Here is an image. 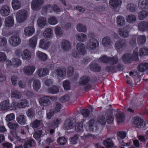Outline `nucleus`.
I'll use <instances>...</instances> for the list:
<instances>
[{
    "instance_id": "412c9836",
    "label": "nucleus",
    "mask_w": 148,
    "mask_h": 148,
    "mask_svg": "<svg viewBox=\"0 0 148 148\" xmlns=\"http://www.w3.org/2000/svg\"><path fill=\"white\" fill-rule=\"evenodd\" d=\"M138 8L142 10L148 9V0H139L138 3Z\"/></svg>"
},
{
    "instance_id": "f03ea898",
    "label": "nucleus",
    "mask_w": 148,
    "mask_h": 148,
    "mask_svg": "<svg viewBox=\"0 0 148 148\" xmlns=\"http://www.w3.org/2000/svg\"><path fill=\"white\" fill-rule=\"evenodd\" d=\"M9 127L12 130L11 132L12 135L14 137L17 136V134L19 132L20 126L17 123L9 122L8 124Z\"/></svg>"
},
{
    "instance_id": "79ce46f5",
    "label": "nucleus",
    "mask_w": 148,
    "mask_h": 148,
    "mask_svg": "<svg viewBox=\"0 0 148 148\" xmlns=\"http://www.w3.org/2000/svg\"><path fill=\"white\" fill-rule=\"evenodd\" d=\"M40 81L37 79L34 81L33 83V87L34 90L37 92L40 88Z\"/></svg>"
},
{
    "instance_id": "a18cd8bd",
    "label": "nucleus",
    "mask_w": 148,
    "mask_h": 148,
    "mask_svg": "<svg viewBox=\"0 0 148 148\" xmlns=\"http://www.w3.org/2000/svg\"><path fill=\"white\" fill-rule=\"evenodd\" d=\"M11 96L16 99H20L21 97L22 94L18 91L14 90L12 91Z\"/></svg>"
},
{
    "instance_id": "774afa93",
    "label": "nucleus",
    "mask_w": 148,
    "mask_h": 148,
    "mask_svg": "<svg viewBox=\"0 0 148 148\" xmlns=\"http://www.w3.org/2000/svg\"><path fill=\"white\" fill-rule=\"evenodd\" d=\"M78 139L77 135H75L73 137L70 138V141L71 144H75L77 143Z\"/></svg>"
},
{
    "instance_id": "423d86ee",
    "label": "nucleus",
    "mask_w": 148,
    "mask_h": 148,
    "mask_svg": "<svg viewBox=\"0 0 148 148\" xmlns=\"http://www.w3.org/2000/svg\"><path fill=\"white\" fill-rule=\"evenodd\" d=\"M35 69V66L34 65L25 66L23 69V72L26 75H31L33 73Z\"/></svg>"
},
{
    "instance_id": "7ed1b4c3",
    "label": "nucleus",
    "mask_w": 148,
    "mask_h": 148,
    "mask_svg": "<svg viewBox=\"0 0 148 148\" xmlns=\"http://www.w3.org/2000/svg\"><path fill=\"white\" fill-rule=\"evenodd\" d=\"M44 0H33L31 4L32 9L35 11L40 9L44 3Z\"/></svg>"
},
{
    "instance_id": "4468645a",
    "label": "nucleus",
    "mask_w": 148,
    "mask_h": 148,
    "mask_svg": "<svg viewBox=\"0 0 148 148\" xmlns=\"http://www.w3.org/2000/svg\"><path fill=\"white\" fill-rule=\"evenodd\" d=\"M134 123L136 127L141 128L143 126L144 124L143 120L140 118L138 117L134 118Z\"/></svg>"
},
{
    "instance_id": "052dcab7",
    "label": "nucleus",
    "mask_w": 148,
    "mask_h": 148,
    "mask_svg": "<svg viewBox=\"0 0 148 148\" xmlns=\"http://www.w3.org/2000/svg\"><path fill=\"white\" fill-rule=\"evenodd\" d=\"M27 116L30 118L33 117L35 114L34 110L32 108L28 109L26 112Z\"/></svg>"
},
{
    "instance_id": "37998d69",
    "label": "nucleus",
    "mask_w": 148,
    "mask_h": 148,
    "mask_svg": "<svg viewBox=\"0 0 148 148\" xmlns=\"http://www.w3.org/2000/svg\"><path fill=\"white\" fill-rule=\"evenodd\" d=\"M103 143L104 146L107 148H110L113 146V143L112 141L110 138H108L104 140L103 141Z\"/></svg>"
},
{
    "instance_id": "f704fd0d",
    "label": "nucleus",
    "mask_w": 148,
    "mask_h": 148,
    "mask_svg": "<svg viewBox=\"0 0 148 148\" xmlns=\"http://www.w3.org/2000/svg\"><path fill=\"white\" fill-rule=\"evenodd\" d=\"M125 19L127 22L129 23H134L136 21V18L134 15L130 14L126 17Z\"/></svg>"
},
{
    "instance_id": "c9c22d12",
    "label": "nucleus",
    "mask_w": 148,
    "mask_h": 148,
    "mask_svg": "<svg viewBox=\"0 0 148 148\" xmlns=\"http://www.w3.org/2000/svg\"><path fill=\"white\" fill-rule=\"evenodd\" d=\"M117 23L118 26H122L124 25L125 23L124 17L122 16L119 15L117 16Z\"/></svg>"
},
{
    "instance_id": "a19ab883",
    "label": "nucleus",
    "mask_w": 148,
    "mask_h": 148,
    "mask_svg": "<svg viewBox=\"0 0 148 148\" xmlns=\"http://www.w3.org/2000/svg\"><path fill=\"white\" fill-rule=\"evenodd\" d=\"M37 57L42 61L46 60L47 58V55L45 53L38 51L36 53Z\"/></svg>"
},
{
    "instance_id": "cd10ccee",
    "label": "nucleus",
    "mask_w": 148,
    "mask_h": 148,
    "mask_svg": "<svg viewBox=\"0 0 148 148\" xmlns=\"http://www.w3.org/2000/svg\"><path fill=\"white\" fill-rule=\"evenodd\" d=\"M138 69L140 72L145 71L148 69V63L144 62L140 63L138 65Z\"/></svg>"
},
{
    "instance_id": "6ab92c4d",
    "label": "nucleus",
    "mask_w": 148,
    "mask_h": 148,
    "mask_svg": "<svg viewBox=\"0 0 148 148\" xmlns=\"http://www.w3.org/2000/svg\"><path fill=\"white\" fill-rule=\"evenodd\" d=\"M5 24L6 27H13L14 25L13 18L10 16L6 18L5 20Z\"/></svg>"
},
{
    "instance_id": "de8ad7c7",
    "label": "nucleus",
    "mask_w": 148,
    "mask_h": 148,
    "mask_svg": "<svg viewBox=\"0 0 148 148\" xmlns=\"http://www.w3.org/2000/svg\"><path fill=\"white\" fill-rule=\"evenodd\" d=\"M122 59L123 61L126 63L132 59L131 55L128 53H126L123 56Z\"/></svg>"
},
{
    "instance_id": "dca6fc26",
    "label": "nucleus",
    "mask_w": 148,
    "mask_h": 148,
    "mask_svg": "<svg viewBox=\"0 0 148 148\" xmlns=\"http://www.w3.org/2000/svg\"><path fill=\"white\" fill-rule=\"evenodd\" d=\"M122 3L121 0H110L109 4L111 8L115 9L120 6Z\"/></svg>"
},
{
    "instance_id": "a211bd4d",
    "label": "nucleus",
    "mask_w": 148,
    "mask_h": 148,
    "mask_svg": "<svg viewBox=\"0 0 148 148\" xmlns=\"http://www.w3.org/2000/svg\"><path fill=\"white\" fill-rule=\"evenodd\" d=\"M102 43L104 46L108 47L110 46L112 43L111 38L109 36H106L103 38L102 40Z\"/></svg>"
},
{
    "instance_id": "7c9ffc66",
    "label": "nucleus",
    "mask_w": 148,
    "mask_h": 148,
    "mask_svg": "<svg viewBox=\"0 0 148 148\" xmlns=\"http://www.w3.org/2000/svg\"><path fill=\"white\" fill-rule=\"evenodd\" d=\"M21 56L23 60H29L31 58L30 51L28 50L25 49L22 52Z\"/></svg>"
},
{
    "instance_id": "bf43d9fd",
    "label": "nucleus",
    "mask_w": 148,
    "mask_h": 148,
    "mask_svg": "<svg viewBox=\"0 0 148 148\" xmlns=\"http://www.w3.org/2000/svg\"><path fill=\"white\" fill-rule=\"evenodd\" d=\"M55 32L56 35L58 36H61L63 34V31L61 30V27L59 26H57L55 27Z\"/></svg>"
},
{
    "instance_id": "5701e85b",
    "label": "nucleus",
    "mask_w": 148,
    "mask_h": 148,
    "mask_svg": "<svg viewBox=\"0 0 148 148\" xmlns=\"http://www.w3.org/2000/svg\"><path fill=\"white\" fill-rule=\"evenodd\" d=\"M37 23L38 26L42 28L46 25V18L44 17H40L38 19Z\"/></svg>"
},
{
    "instance_id": "bb28decb",
    "label": "nucleus",
    "mask_w": 148,
    "mask_h": 148,
    "mask_svg": "<svg viewBox=\"0 0 148 148\" xmlns=\"http://www.w3.org/2000/svg\"><path fill=\"white\" fill-rule=\"evenodd\" d=\"M75 37L77 40L80 42H85L87 39L86 35L82 33L76 34Z\"/></svg>"
},
{
    "instance_id": "4be33fe9",
    "label": "nucleus",
    "mask_w": 148,
    "mask_h": 148,
    "mask_svg": "<svg viewBox=\"0 0 148 148\" xmlns=\"http://www.w3.org/2000/svg\"><path fill=\"white\" fill-rule=\"evenodd\" d=\"M37 36H34L31 38L29 40V45L32 48H35L37 44Z\"/></svg>"
},
{
    "instance_id": "aec40b11",
    "label": "nucleus",
    "mask_w": 148,
    "mask_h": 148,
    "mask_svg": "<svg viewBox=\"0 0 148 148\" xmlns=\"http://www.w3.org/2000/svg\"><path fill=\"white\" fill-rule=\"evenodd\" d=\"M118 32L119 35L122 37L125 38L129 36V31L125 28L119 29Z\"/></svg>"
},
{
    "instance_id": "58836bf2",
    "label": "nucleus",
    "mask_w": 148,
    "mask_h": 148,
    "mask_svg": "<svg viewBox=\"0 0 148 148\" xmlns=\"http://www.w3.org/2000/svg\"><path fill=\"white\" fill-rule=\"evenodd\" d=\"M90 69L92 71L97 72H99L101 68L100 65L97 64L92 63L90 66Z\"/></svg>"
},
{
    "instance_id": "6e6552de",
    "label": "nucleus",
    "mask_w": 148,
    "mask_h": 148,
    "mask_svg": "<svg viewBox=\"0 0 148 148\" xmlns=\"http://www.w3.org/2000/svg\"><path fill=\"white\" fill-rule=\"evenodd\" d=\"M11 108V106L9 101L5 100L0 103V110L1 111H6Z\"/></svg>"
},
{
    "instance_id": "69168bd1",
    "label": "nucleus",
    "mask_w": 148,
    "mask_h": 148,
    "mask_svg": "<svg viewBox=\"0 0 148 148\" xmlns=\"http://www.w3.org/2000/svg\"><path fill=\"white\" fill-rule=\"evenodd\" d=\"M109 58H108L106 56H101L99 59V61H100L101 62L103 63H107L109 62Z\"/></svg>"
},
{
    "instance_id": "1a4fd4ad",
    "label": "nucleus",
    "mask_w": 148,
    "mask_h": 148,
    "mask_svg": "<svg viewBox=\"0 0 148 148\" xmlns=\"http://www.w3.org/2000/svg\"><path fill=\"white\" fill-rule=\"evenodd\" d=\"M88 126L89 130L95 132L97 129V121L94 119H91L88 122Z\"/></svg>"
},
{
    "instance_id": "9d476101",
    "label": "nucleus",
    "mask_w": 148,
    "mask_h": 148,
    "mask_svg": "<svg viewBox=\"0 0 148 148\" xmlns=\"http://www.w3.org/2000/svg\"><path fill=\"white\" fill-rule=\"evenodd\" d=\"M60 77L65 76L66 73V69L64 67H61L58 68L53 72Z\"/></svg>"
},
{
    "instance_id": "4c0bfd02",
    "label": "nucleus",
    "mask_w": 148,
    "mask_h": 148,
    "mask_svg": "<svg viewBox=\"0 0 148 148\" xmlns=\"http://www.w3.org/2000/svg\"><path fill=\"white\" fill-rule=\"evenodd\" d=\"M117 122L119 123L123 122L125 120V116L124 114L121 112H118L116 114Z\"/></svg>"
},
{
    "instance_id": "a878e982",
    "label": "nucleus",
    "mask_w": 148,
    "mask_h": 148,
    "mask_svg": "<svg viewBox=\"0 0 148 148\" xmlns=\"http://www.w3.org/2000/svg\"><path fill=\"white\" fill-rule=\"evenodd\" d=\"M53 30L51 28H48L46 29L43 33V36L47 38H51L53 35Z\"/></svg>"
},
{
    "instance_id": "09e8293b",
    "label": "nucleus",
    "mask_w": 148,
    "mask_h": 148,
    "mask_svg": "<svg viewBox=\"0 0 148 148\" xmlns=\"http://www.w3.org/2000/svg\"><path fill=\"white\" fill-rule=\"evenodd\" d=\"M47 91L49 93L56 94L59 92L58 88L56 86H53L51 88H48Z\"/></svg>"
},
{
    "instance_id": "473e14b6",
    "label": "nucleus",
    "mask_w": 148,
    "mask_h": 148,
    "mask_svg": "<svg viewBox=\"0 0 148 148\" xmlns=\"http://www.w3.org/2000/svg\"><path fill=\"white\" fill-rule=\"evenodd\" d=\"M36 143L34 140L30 139L25 142L23 145L24 148H29L31 147L34 146Z\"/></svg>"
},
{
    "instance_id": "20e7f679",
    "label": "nucleus",
    "mask_w": 148,
    "mask_h": 148,
    "mask_svg": "<svg viewBox=\"0 0 148 148\" xmlns=\"http://www.w3.org/2000/svg\"><path fill=\"white\" fill-rule=\"evenodd\" d=\"M99 45L97 40L95 38H91L87 42L86 47L89 50H94Z\"/></svg>"
},
{
    "instance_id": "6e6d98bb",
    "label": "nucleus",
    "mask_w": 148,
    "mask_h": 148,
    "mask_svg": "<svg viewBox=\"0 0 148 148\" xmlns=\"http://www.w3.org/2000/svg\"><path fill=\"white\" fill-rule=\"evenodd\" d=\"M41 121L36 119L30 124L31 126L33 128H36L39 127Z\"/></svg>"
},
{
    "instance_id": "e433bc0d",
    "label": "nucleus",
    "mask_w": 148,
    "mask_h": 148,
    "mask_svg": "<svg viewBox=\"0 0 148 148\" xmlns=\"http://www.w3.org/2000/svg\"><path fill=\"white\" fill-rule=\"evenodd\" d=\"M49 72L47 69L46 68L39 69L37 71V75L39 76L42 77L47 75Z\"/></svg>"
},
{
    "instance_id": "f257e3e1",
    "label": "nucleus",
    "mask_w": 148,
    "mask_h": 148,
    "mask_svg": "<svg viewBox=\"0 0 148 148\" xmlns=\"http://www.w3.org/2000/svg\"><path fill=\"white\" fill-rule=\"evenodd\" d=\"M27 12L26 10H21L18 11L16 14V18L17 21L18 23H23L26 19Z\"/></svg>"
},
{
    "instance_id": "0e129e2a",
    "label": "nucleus",
    "mask_w": 148,
    "mask_h": 148,
    "mask_svg": "<svg viewBox=\"0 0 148 148\" xmlns=\"http://www.w3.org/2000/svg\"><path fill=\"white\" fill-rule=\"evenodd\" d=\"M63 86L65 90H68L70 88V82L68 80L64 81L63 83Z\"/></svg>"
},
{
    "instance_id": "680f3d73",
    "label": "nucleus",
    "mask_w": 148,
    "mask_h": 148,
    "mask_svg": "<svg viewBox=\"0 0 148 148\" xmlns=\"http://www.w3.org/2000/svg\"><path fill=\"white\" fill-rule=\"evenodd\" d=\"M57 142L59 145H64L66 142V139L64 137H59L58 139Z\"/></svg>"
},
{
    "instance_id": "3c124183",
    "label": "nucleus",
    "mask_w": 148,
    "mask_h": 148,
    "mask_svg": "<svg viewBox=\"0 0 148 148\" xmlns=\"http://www.w3.org/2000/svg\"><path fill=\"white\" fill-rule=\"evenodd\" d=\"M138 54L140 56L148 55V49L144 48L141 49L139 51Z\"/></svg>"
},
{
    "instance_id": "2f4dec72",
    "label": "nucleus",
    "mask_w": 148,
    "mask_h": 148,
    "mask_svg": "<svg viewBox=\"0 0 148 148\" xmlns=\"http://www.w3.org/2000/svg\"><path fill=\"white\" fill-rule=\"evenodd\" d=\"M12 5L13 9L14 10H16L21 8V3L18 0H12Z\"/></svg>"
},
{
    "instance_id": "8fccbe9b",
    "label": "nucleus",
    "mask_w": 148,
    "mask_h": 148,
    "mask_svg": "<svg viewBox=\"0 0 148 148\" xmlns=\"http://www.w3.org/2000/svg\"><path fill=\"white\" fill-rule=\"evenodd\" d=\"M146 38L145 35L139 36L138 37V42L139 44H144L146 41Z\"/></svg>"
},
{
    "instance_id": "49530a36",
    "label": "nucleus",
    "mask_w": 148,
    "mask_h": 148,
    "mask_svg": "<svg viewBox=\"0 0 148 148\" xmlns=\"http://www.w3.org/2000/svg\"><path fill=\"white\" fill-rule=\"evenodd\" d=\"M12 66L14 67L20 66L21 64V60L18 58H14L12 59Z\"/></svg>"
},
{
    "instance_id": "39448f33",
    "label": "nucleus",
    "mask_w": 148,
    "mask_h": 148,
    "mask_svg": "<svg viewBox=\"0 0 148 148\" xmlns=\"http://www.w3.org/2000/svg\"><path fill=\"white\" fill-rule=\"evenodd\" d=\"M127 46V42L124 39H121L118 40L115 43L114 46L117 50L123 49Z\"/></svg>"
},
{
    "instance_id": "c03bdc74",
    "label": "nucleus",
    "mask_w": 148,
    "mask_h": 148,
    "mask_svg": "<svg viewBox=\"0 0 148 148\" xmlns=\"http://www.w3.org/2000/svg\"><path fill=\"white\" fill-rule=\"evenodd\" d=\"M27 101L26 99H22L18 103V107L19 108H25L27 106Z\"/></svg>"
},
{
    "instance_id": "c756f323",
    "label": "nucleus",
    "mask_w": 148,
    "mask_h": 148,
    "mask_svg": "<svg viewBox=\"0 0 148 148\" xmlns=\"http://www.w3.org/2000/svg\"><path fill=\"white\" fill-rule=\"evenodd\" d=\"M17 122L20 124L23 125L26 122V116L24 115H20L16 118Z\"/></svg>"
},
{
    "instance_id": "393cba45",
    "label": "nucleus",
    "mask_w": 148,
    "mask_h": 148,
    "mask_svg": "<svg viewBox=\"0 0 148 148\" xmlns=\"http://www.w3.org/2000/svg\"><path fill=\"white\" fill-rule=\"evenodd\" d=\"M138 29L142 31L147 30L148 28V22L142 21L140 22L138 25Z\"/></svg>"
},
{
    "instance_id": "f8f14e48",
    "label": "nucleus",
    "mask_w": 148,
    "mask_h": 148,
    "mask_svg": "<svg viewBox=\"0 0 148 148\" xmlns=\"http://www.w3.org/2000/svg\"><path fill=\"white\" fill-rule=\"evenodd\" d=\"M49 96H45L41 97L39 99V102L41 106H49L51 103V101L49 99Z\"/></svg>"
},
{
    "instance_id": "338daca9",
    "label": "nucleus",
    "mask_w": 148,
    "mask_h": 148,
    "mask_svg": "<svg viewBox=\"0 0 148 148\" xmlns=\"http://www.w3.org/2000/svg\"><path fill=\"white\" fill-rule=\"evenodd\" d=\"M61 105L58 102H56L55 103L54 107V109L53 110L55 112H57L60 111L61 108Z\"/></svg>"
},
{
    "instance_id": "ddd939ff",
    "label": "nucleus",
    "mask_w": 148,
    "mask_h": 148,
    "mask_svg": "<svg viewBox=\"0 0 148 148\" xmlns=\"http://www.w3.org/2000/svg\"><path fill=\"white\" fill-rule=\"evenodd\" d=\"M75 122V120L73 118L67 120L65 122L64 127L67 130L72 129L74 123Z\"/></svg>"
},
{
    "instance_id": "2eb2a0df",
    "label": "nucleus",
    "mask_w": 148,
    "mask_h": 148,
    "mask_svg": "<svg viewBox=\"0 0 148 148\" xmlns=\"http://www.w3.org/2000/svg\"><path fill=\"white\" fill-rule=\"evenodd\" d=\"M1 14L4 16H8L10 13L9 7L7 5H3L1 6L0 9Z\"/></svg>"
},
{
    "instance_id": "e2e57ef3",
    "label": "nucleus",
    "mask_w": 148,
    "mask_h": 148,
    "mask_svg": "<svg viewBox=\"0 0 148 148\" xmlns=\"http://www.w3.org/2000/svg\"><path fill=\"white\" fill-rule=\"evenodd\" d=\"M77 31L80 32H85L86 30L85 26L80 24L77 25Z\"/></svg>"
},
{
    "instance_id": "4d7b16f0",
    "label": "nucleus",
    "mask_w": 148,
    "mask_h": 148,
    "mask_svg": "<svg viewBox=\"0 0 148 148\" xmlns=\"http://www.w3.org/2000/svg\"><path fill=\"white\" fill-rule=\"evenodd\" d=\"M118 61V59L116 56H114L112 58H109V62L110 64H114L116 63Z\"/></svg>"
},
{
    "instance_id": "b1692460",
    "label": "nucleus",
    "mask_w": 148,
    "mask_h": 148,
    "mask_svg": "<svg viewBox=\"0 0 148 148\" xmlns=\"http://www.w3.org/2000/svg\"><path fill=\"white\" fill-rule=\"evenodd\" d=\"M34 28L33 27H26L24 29V32L25 35L30 36L32 35L34 32Z\"/></svg>"
},
{
    "instance_id": "13d9d810",
    "label": "nucleus",
    "mask_w": 148,
    "mask_h": 148,
    "mask_svg": "<svg viewBox=\"0 0 148 148\" xmlns=\"http://www.w3.org/2000/svg\"><path fill=\"white\" fill-rule=\"evenodd\" d=\"M75 130L78 132L83 131V123L82 122L77 123L75 126Z\"/></svg>"
},
{
    "instance_id": "0eeeda50",
    "label": "nucleus",
    "mask_w": 148,
    "mask_h": 148,
    "mask_svg": "<svg viewBox=\"0 0 148 148\" xmlns=\"http://www.w3.org/2000/svg\"><path fill=\"white\" fill-rule=\"evenodd\" d=\"M9 41L10 45L14 47L18 45L21 41L20 38L16 35H13L10 37Z\"/></svg>"
},
{
    "instance_id": "c85d7f7f",
    "label": "nucleus",
    "mask_w": 148,
    "mask_h": 148,
    "mask_svg": "<svg viewBox=\"0 0 148 148\" xmlns=\"http://www.w3.org/2000/svg\"><path fill=\"white\" fill-rule=\"evenodd\" d=\"M43 132L42 130H38L35 131L33 134L34 138L36 140L40 141V138L43 136Z\"/></svg>"
},
{
    "instance_id": "5fc2aeb1",
    "label": "nucleus",
    "mask_w": 148,
    "mask_h": 148,
    "mask_svg": "<svg viewBox=\"0 0 148 148\" xmlns=\"http://www.w3.org/2000/svg\"><path fill=\"white\" fill-rule=\"evenodd\" d=\"M126 8L128 10L131 12H133L136 10V7L134 4L130 3L127 5Z\"/></svg>"
},
{
    "instance_id": "72a5a7b5",
    "label": "nucleus",
    "mask_w": 148,
    "mask_h": 148,
    "mask_svg": "<svg viewBox=\"0 0 148 148\" xmlns=\"http://www.w3.org/2000/svg\"><path fill=\"white\" fill-rule=\"evenodd\" d=\"M50 42L44 39H41L39 46L42 49H47L50 46Z\"/></svg>"
},
{
    "instance_id": "9b49d317",
    "label": "nucleus",
    "mask_w": 148,
    "mask_h": 148,
    "mask_svg": "<svg viewBox=\"0 0 148 148\" xmlns=\"http://www.w3.org/2000/svg\"><path fill=\"white\" fill-rule=\"evenodd\" d=\"M61 48L64 51H69L71 49V45L70 42L66 40H63L61 42Z\"/></svg>"
},
{
    "instance_id": "f3484780",
    "label": "nucleus",
    "mask_w": 148,
    "mask_h": 148,
    "mask_svg": "<svg viewBox=\"0 0 148 148\" xmlns=\"http://www.w3.org/2000/svg\"><path fill=\"white\" fill-rule=\"evenodd\" d=\"M76 49L78 53L83 55L86 53L85 45L81 42L77 43L76 45Z\"/></svg>"
},
{
    "instance_id": "603ef678",
    "label": "nucleus",
    "mask_w": 148,
    "mask_h": 148,
    "mask_svg": "<svg viewBox=\"0 0 148 148\" xmlns=\"http://www.w3.org/2000/svg\"><path fill=\"white\" fill-rule=\"evenodd\" d=\"M48 21L49 24L53 25L56 24L58 23V21L55 16L49 18L48 19Z\"/></svg>"
},
{
    "instance_id": "864d4df0",
    "label": "nucleus",
    "mask_w": 148,
    "mask_h": 148,
    "mask_svg": "<svg viewBox=\"0 0 148 148\" xmlns=\"http://www.w3.org/2000/svg\"><path fill=\"white\" fill-rule=\"evenodd\" d=\"M89 80V78L87 76H83L80 79L79 84H81L85 85L88 82Z\"/></svg>"
},
{
    "instance_id": "ea45409f",
    "label": "nucleus",
    "mask_w": 148,
    "mask_h": 148,
    "mask_svg": "<svg viewBox=\"0 0 148 148\" xmlns=\"http://www.w3.org/2000/svg\"><path fill=\"white\" fill-rule=\"evenodd\" d=\"M138 19L141 20H143L148 16V12L146 10H142L138 14Z\"/></svg>"
}]
</instances>
